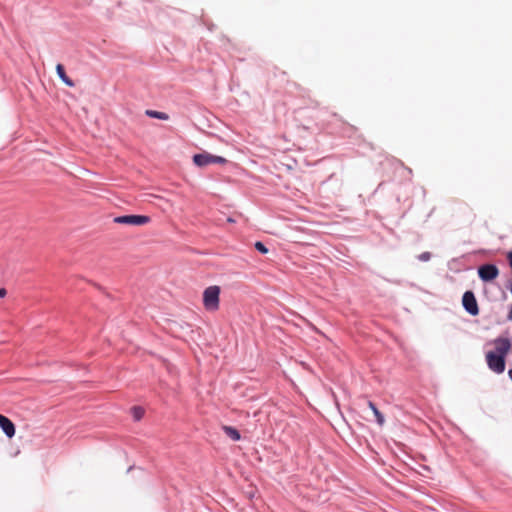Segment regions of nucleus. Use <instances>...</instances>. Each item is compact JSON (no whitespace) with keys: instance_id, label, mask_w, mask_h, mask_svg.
Here are the masks:
<instances>
[{"instance_id":"f257e3e1","label":"nucleus","mask_w":512,"mask_h":512,"mask_svg":"<svg viewBox=\"0 0 512 512\" xmlns=\"http://www.w3.org/2000/svg\"><path fill=\"white\" fill-rule=\"evenodd\" d=\"M494 350L488 351L485 355L488 368L494 373L501 374L506 368V357L512 347L508 338L498 337L492 342Z\"/></svg>"},{"instance_id":"f03ea898","label":"nucleus","mask_w":512,"mask_h":512,"mask_svg":"<svg viewBox=\"0 0 512 512\" xmlns=\"http://www.w3.org/2000/svg\"><path fill=\"white\" fill-rule=\"evenodd\" d=\"M221 289L217 285L207 287L203 292V306L207 311L215 312L220 306Z\"/></svg>"},{"instance_id":"7ed1b4c3","label":"nucleus","mask_w":512,"mask_h":512,"mask_svg":"<svg viewBox=\"0 0 512 512\" xmlns=\"http://www.w3.org/2000/svg\"><path fill=\"white\" fill-rule=\"evenodd\" d=\"M193 162L198 167H205L210 164H225L227 160L221 156H215L208 152H203L199 154H195L193 156Z\"/></svg>"},{"instance_id":"20e7f679","label":"nucleus","mask_w":512,"mask_h":512,"mask_svg":"<svg viewBox=\"0 0 512 512\" xmlns=\"http://www.w3.org/2000/svg\"><path fill=\"white\" fill-rule=\"evenodd\" d=\"M150 217L146 215H123L114 218L117 224H125L132 226H143L150 222Z\"/></svg>"},{"instance_id":"39448f33","label":"nucleus","mask_w":512,"mask_h":512,"mask_svg":"<svg viewBox=\"0 0 512 512\" xmlns=\"http://www.w3.org/2000/svg\"><path fill=\"white\" fill-rule=\"evenodd\" d=\"M478 275L485 282L492 281L498 277L499 269L494 264H485L479 267Z\"/></svg>"},{"instance_id":"423d86ee","label":"nucleus","mask_w":512,"mask_h":512,"mask_svg":"<svg viewBox=\"0 0 512 512\" xmlns=\"http://www.w3.org/2000/svg\"><path fill=\"white\" fill-rule=\"evenodd\" d=\"M462 303L465 308V310L473 315L476 316L479 314V307L476 301V298L472 291H466L462 298Z\"/></svg>"},{"instance_id":"0eeeda50","label":"nucleus","mask_w":512,"mask_h":512,"mask_svg":"<svg viewBox=\"0 0 512 512\" xmlns=\"http://www.w3.org/2000/svg\"><path fill=\"white\" fill-rule=\"evenodd\" d=\"M0 428L8 438H12L15 435V425L6 416L0 414Z\"/></svg>"},{"instance_id":"6e6552de","label":"nucleus","mask_w":512,"mask_h":512,"mask_svg":"<svg viewBox=\"0 0 512 512\" xmlns=\"http://www.w3.org/2000/svg\"><path fill=\"white\" fill-rule=\"evenodd\" d=\"M56 72L59 78L69 87L74 86V82L67 76L64 66L62 64L56 65Z\"/></svg>"},{"instance_id":"1a4fd4ad","label":"nucleus","mask_w":512,"mask_h":512,"mask_svg":"<svg viewBox=\"0 0 512 512\" xmlns=\"http://www.w3.org/2000/svg\"><path fill=\"white\" fill-rule=\"evenodd\" d=\"M224 433L229 437L231 438L233 441H239L241 439V435L239 433V431L232 427V426H228V425H224L222 427Z\"/></svg>"},{"instance_id":"9d476101","label":"nucleus","mask_w":512,"mask_h":512,"mask_svg":"<svg viewBox=\"0 0 512 512\" xmlns=\"http://www.w3.org/2000/svg\"><path fill=\"white\" fill-rule=\"evenodd\" d=\"M368 407L373 411V414L375 415L378 424L382 426L385 422L382 413L377 409V407L372 401H368Z\"/></svg>"},{"instance_id":"9b49d317","label":"nucleus","mask_w":512,"mask_h":512,"mask_svg":"<svg viewBox=\"0 0 512 512\" xmlns=\"http://www.w3.org/2000/svg\"><path fill=\"white\" fill-rule=\"evenodd\" d=\"M146 115H148L151 118H156V119H160V120H168L169 119L168 114H166L164 112H160V111H155V110H147Z\"/></svg>"},{"instance_id":"f8f14e48","label":"nucleus","mask_w":512,"mask_h":512,"mask_svg":"<svg viewBox=\"0 0 512 512\" xmlns=\"http://www.w3.org/2000/svg\"><path fill=\"white\" fill-rule=\"evenodd\" d=\"M131 411L134 419L137 421L140 420L144 415V410L141 407H133Z\"/></svg>"},{"instance_id":"ddd939ff","label":"nucleus","mask_w":512,"mask_h":512,"mask_svg":"<svg viewBox=\"0 0 512 512\" xmlns=\"http://www.w3.org/2000/svg\"><path fill=\"white\" fill-rule=\"evenodd\" d=\"M254 246H255V249L257 251H259L260 253H262V254L268 253V248L262 242L257 241Z\"/></svg>"},{"instance_id":"4468645a","label":"nucleus","mask_w":512,"mask_h":512,"mask_svg":"<svg viewBox=\"0 0 512 512\" xmlns=\"http://www.w3.org/2000/svg\"><path fill=\"white\" fill-rule=\"evenodd\" d=\"M431 258V253L430 252H423L421 253L419 256H418V259L420 261H429Z\"/></svg>"},{"instance_id":"2eb2a0df","label":"nucleus","mask_w":512,"mask_h":512,"mask_svg":"<svg viewBox=\"0 0 512 512\" xmlns=\"http://www.w3.org/2000/svg\"><path fill=\"white\" fill-rule=\"evenodd\" d=\"M7 295V290L5 288H0V298H4Z\"/></svg>"},{"instance_id":"dca6fc26","label":"nucleus","mask_w":512,"mask_h":512,"mask_svg":"<svg viewBox=\"0 0 512 512\" xmlns=\"http://www.w3.org/2000/svg\"><path fill=\"white\" fill-rule=\"evenodd\" d=\"M508 375H509L510 379L512 380V369H510V370L508 371Z\"/></svg>"},{"instance_id":"f3484780","label":"nucleus","mask_w":512,"mask_h":512,"mask_svg":"<svg viewBox=\"0 0 512 512\" xmlns=\"http://www.w3.org/2000/svg\"><path fill=\"white\" fill-rule=\"evenodd\" d=\"M509 319H511V320H512V309H511V310H510V312H509Z\"/></svg>"},{"instance_id":"a211bd4d","label":"nucleus","mask_w":512,"mask_h":512,"mask_svg":"<svg viewBox=\"0 0 512 512\" xmlns=\"http://www.w3.org/2000/svg\"><path fill=\"white\" fill-rule=\"evenodd\" d=\"M510 292H511V294H512V283H511V286H510Z\"/></svg>"}]
</instances>
